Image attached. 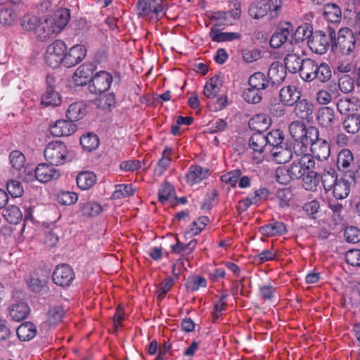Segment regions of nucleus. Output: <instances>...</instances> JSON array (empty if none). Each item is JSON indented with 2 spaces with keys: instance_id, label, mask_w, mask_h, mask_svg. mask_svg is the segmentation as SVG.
Listing matches in <instances>:
<instances>
[{
  "instance_id": "obj_16",
  "label": "nucleus",
  "mask_w": 360,
  "mask_h": 360,
  "mask_svg": "<svg viewBox=\"0 0 360 360\" xmlns=\"http://www.w3.org/2000/svg\"><path fill=\"white\" fill-rule=\"evenodd\" d=\"M309 145L311 146V151L314 154V158L319 160H326L329 158L331 146L329 141L318 137L316 140L311 141Z\"/></svg>"
},
{
  "instance_id": "obj_4",
  "label": "nucleus",
  "mask_w": 360,
  "mask_h": 360,
  "mask_svg": "<svg viewBox=\"0 0 360 360\" xmlns=\"http://www.w3.org/2000/svg\"><path fill=\"white\" fill-rule=\"evenodd\" d=\"M68 150L65 143L60 141H52L45 148L44 155L52 165H61L68 160Z\"/></svg>"
},
{
  "instance_id": "obj_56",
  "label": "nucleus",
  "mask_w": 360,
  "mask_h": 360,
  "mask_svg": "<svg viewBox=\"0 0 360 360\" xmlns=\"http://www.w3.org/2000/svg\"><path fill=\"white\" fill-rule=\"evenodd\" d=\"M276 196L278 200L279 206L283 208L289 206V202L292 199L293 194L290 188H284L277 190Z\"/></svg>"
},
{
  "instance_id": "obj_52",
  "label": "nucleus",
  "mask_w": 360,
  "mask_h": 360,
  "mask_svg": "<svg viewBox=\"0 0 360 360\" xmlns=\"http://www.w3.org/2000/svg\"><path fill=\"white\" fill-rule=\"evenodd\" d=\"M345 261L355 269H360V249H350L345 253Z\"/></svg>"
},
{
  "instance_id": "obj_32",
  "label": "nucleus",
  "mask_w": 360,
  "mask_h": 360,
  "mask_svg": "<svg viewBox=\"0 0 360 360\" xmlns=\"http://www.w3.org/2000/svg\"><path fill=\"white\" fill-rule=\"evenodd\" d=\"M323 15L327 21L338 24L342 20V11L335 4H327L324 5Z\"/></svg>"
},
{
  "instance_id": "obj_45",
  "label": "nucleus",
  "mask_w": 360,
  "mask_h": 360,
  "mask_svg": "<svg viewBox=\"0 0 360 360\" xmlns=\"http://www.w3.org/2000/svg\"><path fill=\"white\" fill-rule=\"evenodd\" d=\"M321 179L323 186L327 191L331 190L339 180L336 171L333 168L324 169Z\"/></svg>"
},
{
  "instance_id": "obj_62",
  "label": "nucleus",
  "mask_w": 360,
  "mask_h": 360,
  "mask_svg": "<svg viewBox=\"0 0 360 360\" xmlns=\"http://www.w3.org/2000/svg\"><path fill=\"white\" fill-rule=\"evenodd\" d=\"M10 162L16 170H20L25 165V158L19 150H13L9 155Z\"/></svg>"
},
{
  "instance_id": "obj_18",
  "label": "nucleus",
  "mask_w": 360,
  "mask_h": 360,
  "mask_svg": "<svg viewBox=\"0 0 360 360\" xmlns=\"http://www.w3.org/2000/svg\"><path fill=\"white\" fill-rule=\"evenodd\" d=\"M316 119L321 127H324L327 130L335 128L334 125L336 122L335 113L332 108L324 106L319 108L317 112Z\"/></svg>"
},
{
  "instance_id": "obj_17",
  "label": "nucleus",
  "mask_w": 360,
  "mask_h": 360,
  "mask_svg": "<svg viewBox=\"0 0 360 360\" xmlns=\"http://www.w3.org/2000/svg\"><path fill=\"white\" fill-rule=\"evenodd\" d=\"M62 32V29L58 25V23L51 17H46L42 21L41 27L38 30L39 39L45 41L49 39L53 34H58Z\"/></svg>"
},
{
  "instance_id": "obj_11",
  "label": "nucleus",
  "mask_w": 360,
  "mask_h": 360,
  "mask_svg": "<svg viewBox=\"0 0 360 360\" xmlns=\"http://www.w3.org/2000/svg\"><path fill=\"white\" fill-rule=\"evenodd\" d=\"M86 49L84 45L77 44L65 52L63 66L72 68L79 63L86 56Z\"/></svg>"
},
{
  "instance_id": "obj_31",
  "label": "nucleus",
  "mask_w": 360,
  "mask_h": 360,
  "mask_svg": "<svg viewBox=\"0 0 360 360\" xmlns=\"http://www.w3.org/2000/svg\"><path fill=\"white\" fill-rule=\"evenodd\" d=\"M327 138L331 145H336L339 147H345L349 143L348 136L339 127L328 129Z\"/></svg>"
},
{
  "instance_id": "obj_50",
  "label": "nucleus",
  "mask_w": 360,
  "mask_h": 360,
  "mask_svg": "<svg viewBox=\"0 0 360 360\" xmlns=\"http://www.w3.org/2000/svg\"><path fill=\"white\" fill-rule=\"evenodd\" d=\"M80 143L87 150H93L98 148L99 139L96 134L88 133L80 138Z\"/></svg>"
},
{
  "instance_id": "obj_46",
  "label": "nucleus",
  "mask_w": 360,
  "mask_h": 360,
  "mask_svg": "<svg viewBox=\"0 0 360 360\" xmlns=\"http://www.w3.org/2000/svg\"><path fill=\"white\" fill-rule=\"evenodd\" d=\"M249 146L255 152L262 153L266 146L264 134L262 132H255L250 138Z\"/></svg>"
},
{
  "instance_id": "obj_12",
  "label": "nucleus",
  "mask_w": 360,
  "mask_h": 360,
  "mask_svg": "<svg viewBox=\"0 0 360 360\" xmlns=\"http://www.w3.org/2000/svg\"><path fill=\"white\" fill-rule=\"evenodd\" d=\"M287 76L285 67L279 61H274L270 65L267 77L272 87H277L281 84Z\"/></svg>"
},
{
  "instance_id": "obj_27",
  "label": "nucleus",
  "mask_w": 360,
  "mask_h": 360,
  "mask_svg": "<svg viewBox=\"0 0 360 360\" xmlns=\"http://www.w3.org/2000/svg\"><path fill=\"white\" fill-rule=\"evenodd\" d=\"M37 333L36 326L30 322L22 323L16 329V334L20 341H29L33 339Z\"/></svg>"
},
{
  "instance_id": "obj_6",
  "label": "nucleus",
  "mask_w": 360,
  "mask_h": 360,
  "mask_svg": "<svg viewBox=\"0 0 360 360\" xmlns=\"http://www.w3.org/2000/svg\"><path fill=\"white\" fill-rule=\"evenodd\" d=\"M67 46L62 40H55L49 44L45 54V62L51 68H56L60 64L63 65L65 52Z\"/></svg>"
},
{
  "instance_id": "obj_19",
  "label": "nucleus",
  "mask_w": 360,
  "mask_h": 360,
  "mask_svg": "<svg viewBox=\"0 0 360 360\" xmlns=\"http://www.w3.org/2000/svg\"><path fill=\"white\" fill-rule=\"evenodd\" d=\"M279 96L283 105L293 106L301 98V91L296 86L289 85L280 90Z\"/></svg>"
},
{
  "instance_id": "obj_24",
  "label": "nucleus",
  "mask_w": 360,
  "mask_h": 360,
  "mask_svg": "<svg viewBox=\"0 0 360 360\" xmlns=\"http://www.w3.org/2000/svg\"><path fill=\"white\" fill-rule=\"evenodd\" d=\"M8 312L12 320L21 321L28 316L30 308L27 302L21 301L11 304Z\"/></svg>"
},
{
  "instance_id": "obj_5",
  "label": "nucleus",
  "mask_w": 360,
  "mask_h": 360,
  "mask_svg": "<svg viewBox=\"0 0 360 360\" xmlns=\"http://www.w3.org/2000/svg\"><path fill=\"white\" fill-rule=\"evenodd\" d=\"M137 15L139 18L154 16L156 21L160 20L165 15V5L162 0H138L136 3Z\"/></svg>"
},
{
  "instance_id": "obj_8",
  "label": "nucleus",
  "mask_w": 360,
  "mask_h": 360,
  "mask_svg": "<svg viewBox=\"0 0 360 360\" xmlns=\"http://www.w3.org/2000/svg\"><path fill=\"white\" fill-rule=\"evenodd\" d=\"M75 277L73 269L67 264L58 265L52 275L53 283L63 288L70 286L74 281Z\"/></svg>"
},
{
  "instance_id": "obj_9",
  "label": "nucleus",
  "mask_w": 360,
  "mask_h": 360,
  "mask_svg": "<svg viewBox=\"0 0 360 360\" xmlns=\"http://www.w3.org/2000/svg\"><path fill=\"white\" fill-rule=\"evenodd\" d=\"M46 89L41 97V103L45 106H58L61 99L58 91L55 90L56 79L53 76L46 77Z\"/></svg>"
},
{
  "instance_id": "obj_55",
  "label": "nucleus",
  "mask_w": 360,
  "mask_h": 360,
  "mask_svg": "<svg viewBox=\"0 0 360 360\" xmlns=\"http://www.w3.org/2000/svg\"><path fill=\"white\" fill-rule=\"evenodd\" d=\"M332 77V70L330 67L327 63H321V68L318 75L315 74L313 76V81L317 80L321 83L328 82Z\"/></svg>"
},
{
  "instance_id": "obj_23",
  "label": "nucleus",
  "mask_w": 360,
  "mask_h": 360,
  "mask_svg": "<svg viewBox=\"0 0 360 360\" xmlns=\"http://www.w3.org/2000/svg\"><path fill=\"white\" fill-rule=\"evenodd\" d=\"M354 159L352 152L348 148H342L338 154L336 165L340 172L347 174L350 167L354 164Z\"/></svg>"
},
{
  "instance_id": "obj_57",
  "label": "nucleus",
  "mask_w": 360,
  "mask_h": 360,
  "mask_svg": "<svg viewBox=\"0 0 360 360\" xmlns=\"http://www.w3.org/2000/svg\"><path fill=\"white\" fill-rule=\"evenodd\" d=\"M64 315L65 310L62 307H53L48 311V321L51 325H56L62 321Z\"/></svg>"
},
{
  "instance_id": "obj_2",
  "label": "nucleus",
  "mask_w": 360,
  "mask_h": 360,
  "mask_svg": "<svg viewBox=\"0 0 360 360\" xmlns=\"http://www.w3.org/2000/svg\"><path fill=\"white\" fill-rule=\"evenodd\" d=\"M335 35V30L328 26L324 30L316 31L311 39H309L308 46L313 52L323 55L331 48Z\"/></svg>"
},
{
  "instance_id": "obj_13",
  "label": "nucleus",
  "mask_w": 360,
  "mask_h": 360,
  "mask_svg": "<svg viewBox=\"0 0 360 360\" xmlns=\"http://www.w3.org/2000/svg\"><path fill=\"white\" fill-rule=\"evenodd\" d=\"M96 66L92 63H84L75 72L73 79L77 86L89 84L92 74L96 70Z\"/></svg>"
},
{
  "instance_id": "obj_14",
  "label": "nucleus",
  "mask_w": 360,
  "mask_h": 360,
  "mask_svg": "<svg viewBox=\"0 0 360 360\" xmlns=\"http://www.w3.org/2000/svg\"><path fill=\"white\" fill-rule=\"evenodd\" d=\"M293 32V27L290 22H285L279 27L270 39V46L278 49L286 42Z\"/></svg>"
},
{
  "instance_id": "obj_21",
  "label": "nucleus",
  "mask_w": 360,
  "mask_h": 360,
  "mask_svg": "<svg viewBox=\"0 0 360 360\" xmlns=\"http://www.w3.org/2000/svg\"><path fill=\"white\" fill-rule=\"evenodd\" d=\"M210 174V170L200 165H193L188 168L186 175V181L190 185H193L201 182Z\"/></svg>"
},
{
  "instance_id": "obj_36",
  "label": "nucleus",
  "mask_w": 360,
  "mask_h": 360,
  "mask_svg": "<svg viewBox=\"0 0 360 360\" xmlns=\"http://www.w3.org/2000/svg\"><path fill=\"white\" fill-rule=\"evenodd\" d=\"M316 61L311 58L302 59L301 68L299 71L300 77L305 82H312L315 73Z\"/></svg>"
},
{
  "instance_id": "obj_7",
  "label": "nucleus",
  "mask_w": 360,
  "mask_h": 360,
  "mask_svg": "<svg viewBox=\"0 0 360 360\" xmlns=\"http://www.w3.org/2000/svg\"><path fill=\"white\" fill-rule=\"evenodd\" d=\"M112 82V75L107 71L96 72L90 79L89 89L92 94H103L108 91Z\"/></svg>"
},
{
  "instance_id": "obj_30",
  "label": "nucleus",
  "mask_w": 360,
  "mask_h": 360,
  "mask_svg": "<svg viewBox=\"0 0 360 360\" xmlns=\"http://www.w3.org/2000/svg\"><path fill=\"white\" fill-rule=\"evenodd\" d=\"M218 25L212 26L210 29V36L212 41L217 42L231 41L236 39H240L241 34L238 32H222L217 27Z\"/></svg>"
},
{
  "instance_id": "obj_25",
  "label": "nucleus",
  "mask_w": 360,
  "mask_h": 360,
  "mask_svg": "<svg viewBox=\"0 0 360 360\" xmlns=\"http://www.w3.org/2000/svg\"><path fill=\"white\" fill-rule=\"evenodd\" d=\"M353 182L347 176H345L343 178L339 179L332 188L334 197L340 200L346 198L350 193V188Z\"/></svg>"
},
{
  "instance_id": "obj_61",
  "label": "nucleus",
  "mask_w": 360,
  "mask_h": 360,
  "mask_svg": "<svg viewBox=\"0 0 360 360\" xmlns=\"http://www.w3.org/2000/svg\"><path fill=\"white\" fill-rule=\"evenodd\" d=\"M78 195L75 192L61 191L58 195V202L63 205H71L77 202Z\"/></svg>"
},
{
  "instance_id": "obj_22",
  "label": "nucleus",
  "mask_w": 360,
  "mask_h": 360,
  "mask_svg": "<svg viewBox=\"0 0 360 360\" xmlns=\"http://www.w3.org/2000/svg\"><path fill=\"white\" fill-rule=\"evenodd\" d=\"M287 231L285 224L278 221L265 224L259 229V232L266 237L280 236L285 234Z\"/></svg>"
},
{
  "instance_id": "obj_53",
  "label": "nucleus",
  "mask_w": 360,
  "mask_h": 360,
  "mask_svg": "<svg viewBox=\"0 0 360 360\" xmlns=\"http://www.w3.org/2000/svg\"><path fill=\"white\" fill-rule=\"evenodd\" d=\"M266 145L269 144L275 148L283 144L284 136L280 129L272 130L266 135L264 134Z\"/></svg>"
},
{
  "instance_id": "obj_29",
  "label": "nucleus",
  "mask_w": 360,
  "mask_h": 360,
  "mask_svg": "<svg viewBox=\"0 0 360 360\" xmlns=\"http://www.w3.org/2000/svg\"><path fill=\"white\" fill-rule=\"evenodd\" d=\"M295 160L300 165L304 173L313 171L315 169V160L313 155L307 153V149L302 153H294Z\"/></svg>"
},
{
  "instance_id": "obj_60",
  "label": "nucleus",
  "mask_w": 360,
  "mask_h": 360,
  "mask_svg": "<svg viewBox=\"0 0 360 360\" xmlns=\"http://www.w3.org/2000/svg\"><path fill=\"white\" fill-rule=\"evenodd\" d=\"M276 181L283 185H287L294 181L290 175V171L286 166L278 167L276 170Z\"/></svg>"
},
{
  "instance_id": "obj_64",
  "label": "nucleus",
  "mask_w": 360,
  "mask_h": 360,
  "mask_svg": "<svg viewBox=\"0 0 360 360\" xmlns=\"http://www.w3.org/2000/svg\"><path fill=\"white\" fill-rule=\"evenodd\" d=\"M174 193V189L173 186L168 182H165L164 184H162L160 188L159 189V200L162 203H165L169 199V198Z\"/></svg>"
},
{
  "instance_id": "obj_26",
  "label": "nucleus",
  "mask_w": 360,
  "mask_h": 360,
  "mask_svg": "<svg viewBox=\"0 0 360 360\" xmlns=\"http://www.w3.org/2000/svg\"><path fill=\"white\" fill-rule=\"evenodd\" d=\"M223 82L224 80L221 75H216L213 76L210 78V82L206 83L204 87V95L208 98L213 99L219 93Z\"/></svg>"
},
{
  "instance_id": "obj_41",
  "label": "nucleus",
  "mask_w": 360,
  "mask_h": 360,
  "mask_svg": "<svg viewBox=\"0 0 360 360\" xmlns=\"http://www.w3.org/2000/svg\"><path fill=\"white\" fill-rule=\"evenodd\" d=\"M86 115V108L80 102H75L69 105L66 111V117L74 123Z\"/></svg>"
},
{
  "instance_id": "obj_59",
  "label": "nucleus",
  "mask_w": 360,
  "mask_h": 360,
  "mask_svg": "<svg viewBox=\"0 0 360 360\" xmlns=\"http://www.w3.org/2000/svg\"><path fill=\"white\" fill-rule=\"evenodd\" d=\"M81 210L84 215L88 217H94L102 212V207L100 204L95 202H88L81 205Z\"/></svg>"
},
{
  "instance_id": "obj_58",
  "label": "nucleus",
  "mask_w": 360,
  "mask_h": 360,
  "mask_svg": "<svg viewBox=\"0 0 360 360\" xmlns=\"http://www.w3.org/2000/svg\"><path fill=\"white\" fill-rule=\"evenodd\" d=\"M209 222V218L206 216L200 217L196 221H193L192 223V226H198L196 229L190 228L188 231L185 232V236L186 237H192L195 235H197L200 232H201L205 226Z\"/></svg>"
},
{
  "instance_id": "obj_28",
  "label": "nucleus",
  "mask_w": 360,
  "mask_h": 360,
  "mask_svg": "<svg viewBox=\"0 0 360 360\" xmlns=\"http://www.w3.org/2000/svg\"><path fill=\"white\" fill-rule=\"evenodd\" d=\"M240 15V6H238V7L236 8L235 10H231L227 12H214L212 16V19L215 20H221V22L218 25H228L233 24V22L231 20V18L235 20L239 18Z\"/></svg>"
},
{
  "instance_id": "obj_42",
  "label": "nucleus",
  "mask_w": 360,
  "mask_h": 360,
  "mask_svg": "<svg viewBox=\"0 0 360 360\" xmlns=\"http://www.w3.org/2000/svg\"><path fill=\"white\" fill-rule=\"evenodd\" d=\"M248 84L251 87L261 91L267 89L270 85L268 77H266L265 75L261 72H257L252 75L248 79Z\"/></svg>"
},
{
  "instance_id": "obj_10",
  "label": "nucleus",
  "mask_w": 360,
  "mask_h": 360,
  "mask_svg": "<svg viewBox=\"0 0 360 360\" xmlns=\"http://www.w3.org/2000/svg\"><path fill=\"white\" fill-rule=\"evenodd\" d=\"M54 166L50 163L39 164L34 170L36 179L41 183L58 179L60 176V173Z\"/></svg>"
},
{
  "instance_id": "obj_51",
  "label": "nucleus",
  "mask_w": 360,
  "mask_h": 360,
  "mask_svg": "<svg viewBox=\"0 0 360 360\" xmlns=\"http://www.w3.org/2000/svg\"><path fill=\"white\" fill-rule=\"evenodd\" d=\"M135 189L130 184H119L115 186V190L112 193L113 199H122L133 195Z\"/></svg>"
},
{
  "instance_id": "obj_39",
  "label": "nucleus",
  "mask_w": 360,
  "mask_h": 360,
  "mask_svg": "<svg viewBox=\"0 0 360 360\" xmlns=\"http://www.w3.org/2000/svg\"><path fill=\"white\" fill-rule=\"evenodd\" d=\"M320 181V176L318 172L314 170L307 172L302 176V184L303 188L309 191H315L317 190Z\"/></svg>"
},
{
  "instance_id": "obj_1",
  "label": "nucleus",
  "mask_w": 360,
  "mask_h": 360,
  "mask_svg": "<svg viewBox=\"0 0 360 360\" xmlns=\"http://www.w3.org/2000/svg\"><path fill=\"white\" fill-rule=\"evenodd\" d=\"M288 130L290 136L294 139L293 153H302V150L308 149V146L311 141L316 140L319 136V131L316 127H307L305 123L301 121H293Z\"/></svg>"
},
{
  "instance_id": "obj_3",
  "label": "nucleus",
  "mask_w": 360,
  "mask_h": 360,
  "mask_svg": "<svg viewBox=\"0 0 360 360\" xmlns=\"http://www.w3.org/2000/svg\"><path fill=\"white\" fill-rule=\"evenodd\" d=\"M356 48V37L354 32L348 27H342L339 30L338 37L335 35V39L331 46L333 52L340 51L342 55H350Z\"/></svg>"
},
{
  "instance_id": "obj_47",
  "label": "nucleus",
  "mask_w": 360,
  "mask_h": 360,
  "mask_svg": "<svg viewBox=\"0 0 360 360\" xmlns=\"http://www.w3.org/2000/svg\"><path fill=\"white\" fill-rule=\"evenodd\" d=\"M284 67L288 69L290 72H299L302 59L297 54H288L284 58Z\"/></svg>"
},
{
  "instance_id": "obj_20",
  "label": "nucleus",
  "mask_w": 360,
  "mask_h": 360,
  "mask_svg": "<svg viewBox=\"0 0 360 360\" xmlns=\"http://www.w3.org/2000/svg\"><path fill=\"white\" fill-rule=\"evenodd\" d=\"M314 110V104L310 101L307 98H300L294 105L293 112L300 119L309 121L312 119Z\"/></svg>"
},
{
  "instance_id": "obj_49",
  "label": "nucleus",
  "mask_w": 360,
  "mask_h": 360,
  "mask_svg": "<svg viewBox=\"0 0 360 360\" xmlns=\"http://www.w3.org/2000/svg\"><path fill=\"white\" fill-rule=\"evenodd\" d=\"M51 17L58 23V25L63 30L70 19V11L65 8L58 9Z\"/></svg>"
},
{
  "instance_id": "obj_34",
  "label": "nucleus",
  "mask_w": 360,
  "mask_h": 360,
  "mask_svg": "<svg viewBox=\"0 0 360 360\" xmlns=\"http://www.w3.org/2000/svg\"><path fill=\"white\" fill-rule=\"evenodd\" d=\"M271 119L265 114H258L252 117L249 121L251 129L258 132H264L270 125Z\"/></svg>"
},
{
  "instance_id": "obj_40",
  "label": "nucleus",
  "mask_w": 360,
  "mask_h": 360,
  "mask_svg": "<svg viewBox=\"0 0 360 360\" xmlns=\"http://www.w3.org/2000/svg\"><path fill=\"white\" fill-rule=\"evenodd\" d=\"M172 149L169 147H166L162 152V158L158 162L155 169L154 174L156 176H161L166 171L172 161Z\"/></svg>"
},
{
  "instance_id": "obj_33",
  "label": "nucleus",
  "mask_w": 360,
  "mask_h": 360,
  "mask_svg": "<svg viewBox=\"0 0 360 360\" xmlns=\"http://www.w3.org/2000/svg\"><path fill=\"white\" fill-rule=\"evenodd\" d=\"M20 25L22 30L27 32H33L37 38L39 39L38 30L41 27L42 21H41L38 17L32 15H26L22 17Z\"/></svg>"
},
{
  "instance_id": "obj_38",
  "label": "nucleus",
  "mask_w": 360,
  "mask_h": 360,
  "mask_svg": "<svg viewBox=\"0 0 360 360\" xmlns=\"http://www.w3.org/2000/svg\"><path fill=\"white\" fill-rule=\"evenodd\" d=\"M76 181L80 189L88 190L96 184V176L92 172L84 171L78 174Z\"/></svg>"
},
{
  "instance_id": "obj_15",
  "label": "nucleus",
  "mask_w": 360,
  "mask_h": 360,
  "mask_svg": "<svg viewBox=\"0 0 360 360\" xmlns=\"http://www.w3.org/2000/svg\"><path fill=\"white\" fill-rule=\"evenodd\" d=\"M77 130V126L70 120H59L50 126L51 134L57 137L68 136Z\"/></svg>"
},
{
  "instance_id": "obj_43",
  "label": "nucleus",
  "mask_w": 360,
  "mask_h": 360,
  "mask_svg": "<svg viewBox=\"0 0 360 360\" xmlns=\"http://www.w3.org/2000/svg\"><path fill=\"white\" fill-rule=\"evenodd\" d=\"M249 14L253 18L259 19L263 18L270 12V6L264 0H261L253 4L249 8Z\"/></svg>"
},
{
  "instance_id": "obj_37",
  "label": "nucleus",
  "mask_w": 360,
  "mask_h": 360,
  "mask_svg": "<svg viewBox=\"0 0 360 360\" xmlns=\"http://www.w3.org/2000/svg\"><path fill=\"white\" fill-rule=\"evenodd\" d=\"M314 33L312 25L309 23H304L297 28L293 34H291V38L295 42H302L307 40L308 43L309 39H311Z\"/></svg>"
},
{
  "instance_id": "obj_54",
  "label": "nucleus",
  "mask_w": 360,
  "mask_h": 360,
  "mask_svg": "<svg viewBox=\"0 0 360 360\" xmlns=\"http://www.w3.org/2000/svg\"><path fill=\"white\" fill-rule=\"evenodd\" d=\"M243 98L249 103H259L262 98V91L250 86L243 94Z\"/></svg>"
},
{
  "instance_id": "obj_63",
  "label": "nucleus",
  "mask_w": 360,
  "mask_h": 360,
  "mask_svg": "<svg viewBox=\"0 0 360 360\" xmlns=\"http://www.w3.org/2000/svg\"><path fill=\"white\" fill-rule=\"evenodd\" d=\"M344 236L347 242L357 243L360 242V229L356 226H348L345 229Z\"/></svg>"
},
{
  "instance_id": "obj_48",
  "label": "nucleus",
  "mask_w": 360,
  "mask_h": 360,
  "mask_svg": "<svg viewBox=\"0 0 360 360\" xmlns=\"http://www.w3.org/2000/svg\"><path fill=\"white\" fill-rule=\"evenodd\" d=\"M3 216L10 224H17L22 219V213L18 207L11 205L3 211Z\"/></svg>"
},
{
  "instance_id": "obj_35",
  "label": "nucleus",
  "mask_w": 360,
  "mask_h": 360,
  "mask_svg": "<svg viewBox=\"0 0 360 360\" xmlns=\"http://www.w3.org/2000/svg\"><path fill=\"white\" fill-rule=\"evenodd\" d=\"M273 160L278 164H285L292 158L291 148L281 145L271 150Z\"/></svg>"
},
{
  "instance_id": "obj_44",
  "label": "nucleus",
  "mask_w": 360,
  "mask_h": 360,
  "mask_svg": "<svg viewBox=\"0 0 360 360\" xmlns=\"http://www.w3.org/2000/svg\"><path fill=\"white\" fill-rule=\"evenodd\" d=\"M343 127L345 131L352 134H355L360 130V115L352 114L347 115L343 121Z\"/></svg>"
}]
</instances>
